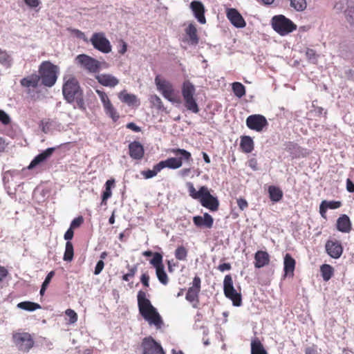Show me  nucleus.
I'll list each match as a JSON object with an SVG mask.
<instances>
[{"label": "nucleus", "instance_id": "obj_9", "mask_svg": "<svg viewBox=\"0 0 354 354\" xmlns=\"http://www.w3.org/2000/svg\"><path fill=\"white\" fill-rule=\"evenodd\" d=\"M89 41L95 49L102 53L107 54L111 51V44L102 32L93 33Z\"/></svg>", "mask_w": 354, "mask_h": 354}, {"label": "nucleus", "instance_id": "obj_38", "mask_svg": "<svg viewBox=\"0 0 354 354\" xmlns=\"http://www.w3.org/2000/svg\"><path fill=\"white\" fill-rule=\"evenodd\" d=\"M74 257V248L71 242H66L65 251L63 256V260L66 262H71Z\"/></svg>", "mask_w": 354, "mask_h": 354}, {"label": "nucleus", "instance_id": "obj_39", "mask_svg": "<svg viewBox=\"0 0 354 354\" xmlns=\"http://www.w3.org/2000/svg\"><path fill=\"white\" fill-rule=\"evenodd\" d=\"M105 113L110 117L113 122H116L120 115L117 111V110L114 108L111 102L109 104H107L104 106Z\"/></svg>", "mask_w": 354, "mask_h": 354}, {"label": "nucleus", "instance_id": "obj_52", "mask_svg": "<svg viewBox=\"0 0 354 354\" xmlns=\"http://www.w3.org/2000/svg\"><path fill=\"white\" fill-rule=\"evenodd\" d=\"M150 102L152 104L156 107V109L159 111L165 110L164 105L160 97L156 95H153L150 97Z\"/></svg>", "mask_w": 354, "mask_h": 354}, {"label": "nucleus", "instance_id": "obj_24", "mask_svg": "<svg viewBox=\"0 0 354 354\" xmlns=\"http://www.w3.org/2000/svg\"><path fill=\"white\" fill-rule=\"evenodd\" d=\"M270 263V255L266 251L258 250L254 254V267L261 268Z\"/></svg>", "mask_w": 354, "mask_h": 354}, {"label": "nucleus", "instance_id": "obj_4", "mask_svg": "<svg viewBox=\"0 0 354 354\" xmlns=\"http://www.w3.org/2000/svg\"><path fill=\"white\" fill-rule=\"evenodd\" d=\"M171 151L176 156H180V157L168 158L165 160L160 161L158 167H161L162 169L166 167L171 169H176L183 165V160L187 162L192 160V154L186 149L175 148L172 149Z\"/></svg>", "mask_w": 354, "mask_h": 354}, {"label": "nucleus", "instance_id": "obj_56", "mask_svg": "<svg viewBox=\"0 0 354 354\" xmlns=\"http://www.w3.org/2000/svg\"><path fill=\"white\" fill-rule=\"evenodd\" d=\"M96 93L98 95V96L103 104V107L111 103V101H110L108 95H106V93L104 91H100V90H96Z\"/></svg>", "mask_w": 354, "mask_h": 354}, {"label": "nucleus", "instance_id": "obj_14", "mask_svg": "<svg viewBox=\"0 0 354 354\" xmlns=\"http://www.w3.org/2000/svg\"><path fill=\"white\" fill-rule=\"evenodd\" d=\"M155 83L158 90L161 92L163 97L168 101L174 103L176 102V99L173 97L174 88L172 85L166 80H161L157 76L155 78Z\"/></svg>", "mask_w": 354, "mask_h": 354}, {"label": "nucleus", "instance_id": "obj_47", "mask_svg": "<svg viewBox=\"0 0 354 354\" xmlns=\"http://www.w3.org/2000/svg\"><path fill=\"white\" fill-rule=\"evenodd\" d=\"M344 15L348 23L354 27V5L348 6L344 10Z\"/></svg>", "mask_w": 354, "mask_h": 354}, {"label": "nucleus", "instance_id": "obj_15", "mask_svg": "<svg viewBox=\"0 0 354 354\" xmlns=\"http://www.w3.org/2000/svg\"><path fill=\"white\" fill-rule=\"evenodd\" d=\"M199 202L203 207L211 212H216L218 209L219 201L218 197L212 195L208 188L199 200Z\"/></svg>", "mask_w": 354, "mask_h": 354}, {"label": "nucleus", "instance_id": "obj_1", "mask_svg": "<svg viewBox=\"0 0 354 354\" xmlns=\"http://www.w3.org/2000/svg\"><path fill=\"white\" fill-rule=\"evenodd\" d=\"M62 85V94L67 103L73 104L74 109H79L85 111L86 106L84 99V92L79 82L75 77H71L68 80L64 78Z\"/></svg>", "mask_w": 354, "mask_h": 354}, {"label": "nucleus", "instance_id": "obj_27", "mask_svg": "<svg viewBox=\"0 0 354 354\" xmlns=\"http://www.w3.org/2000/svg\"><path fill=\"white\" fill-rule=\"evenodd\" d=\"M254 143L252 137L250 136H243L241 137L240 148L245 153H251L254 150Z\"/></svg>", "mask_w": 354, "mask_h": 354}, {"label": "nucleus", "instance_id": "obj_62", "mask_svg": "<svg viewBox=\"0 0 354 354\" xmlns=\"http://www.w3.org/2000/svg\"><path fill=\"white\" fill-rule=\"evenodd\" d=\"M237 205L241 210H244L248 206L247 201L243 198L237 199Z\"/></svg>", "mask_w": 354, "mask_h": 354}, {"label": "nucleus", "instance_id": "obj_45", "mask_svg": "<svg viewBox=\"0 0 354 354\" xmlns=\"http://www.w3.org/2000/svg\"><path fill=\"white\" fill-rule=\"evenodd\" d=\"M187 250L183 245H179L176 248L174 255L176 259L179 261H185L187 257Z\"/></svg>", "mask_w": 354, "mask_h": 354}, {"label": "nucleus", "instance_id": "obj_51", "mask_svg": "<svg viewBox=\"0 0 354 354\" xmlns=\"http://www.w3.org/2000/svg\"><path fill=\"white\" fill-rule=\"evenodd\" d=\"M232 302V305L236 307H239L242 305V296L240 292H236V293L227 297Z\"/></svg>", "mask_w": 354, "mask_h": 354}, {"label": "nucleus", "instance_id": "obj_63", "mask_svg": "<svg viewBox=\"0 0 354 354\" xmlns=\"http://www.w3.org/2000/svg\"><path fill=\"white\" fill-rule=\"evenodd\" d=\"M73 236H74V231L73 229L69 227L66 231V232L64 235V238L66 241V242H71V240L73 238Z\"/></svg>", "mask_w": 354, "mask_h": 354}, {"label": "nucleus", "instance_id": "obj_30", "mask_svg": "<svg viewBox=\"0 0 354 354\" xmlns=\"http://www.w3.org/2000/svg\"><path fill=\"white\" fill-rule=\"evenodd\" d=\"M39 82V77L37 74H32L29 76L22 78L20 80V84L24 87H37Z\"/></svg>", "mask_w": 354, "mask_h": 354}, {"label": "nucleus", "instance_id": "obj_54", "mask_svg": "<svg viewBox=\"0 0 354 354\" xmlns=\"http://www.w3.org/2000/svg\"><path fill=\"white\" fill-rule=\"evenodd\" d=\"M51 122L49 120H41L39 123V127L44 133H48L50 131Z\"/></svg>", "mask_w": 354, "mask_h": 354}, {"label": "nucleus", "instance_id": "obj_12", "mask_svg": "<svg viewBox=\"0 0 354 354\" xmlns=\"http://www.w3.org/2000/svg\"><path fill=\"white\" fill-rule=\"evenodd\" d=\"M21 174L17 170L8 171L4 173L3 176V182L5 189L9 195L15 194L17 189L15 187L14 191L11 190L10 185L20 187L23 183H18L17 180L21 178Z\"/></svg>", "mask_w": 354, "mask_h": 354}, {"label": "nucleus", "instance_id": "obj_8", "mask_svg": "<svg viewBox=\"0 0 354 354\" xmlns=\"http://www.w3.org/2000/svg\"><path fill=\"white\" fill-rule=\"evenodd\" d=\"M75 62L81 68L91 73H96L101 68V63L96 59L86 55L80 54L76 56Z\"/></svg>", "mask_w": 354, "mask_h": 354}, {"label": "nucleus", "instance_id": "obj_48", "mask_svg": "<svg viewBox=\"0 0 354 354\" xmlns=\"http://www.w3.org/2000/svg\"><path fill=\"white\" fill-rule=\"evenodd\" d=\"M306 56L310 63L315 64L317 62L319 55L314 49L308 48L306 50Z\"/></svg>", "mask_w": 354, "mask_h": 354}, {"label": "nucleus", "instance_id": "obj_16", "mask_svg": "<svg viewBox=\"0 0 354 354\" xmlns=\"http://www.w3.org/2000/svg\"><path fill=\"white\" fill-rule=\"evenodd\" d=\"M325 248L327 254L333 259H339L343 253V246L339 241L328 240L326 243Z\"/></svg>", "mask_w": 354, "mask_h": 354}, {"label": "nucleus", "instance_id": "obj_31", "mask_svg": "<svg viewBox=\"0 0 354 354\" xmlns=\"http://www.w3.org/2000/svg\"><path fill=\"white\" fill-rule=\"evenodd\" d=\"M223 292L226 297L236 293L237 291L233 285L232 277L230 274L225 275L223 280Z\"/></svg>", "mask_w": 354, "mask_h": 354}, {"label": "nucleus", "instance_id": "obj_20", "mask_svg": "<svg viewBox=\"0 0 354 354\" xmlns=\"http://www.w3.org/2000/svg\"><path fill=\"white\" fill-rule=\"evenodd\" d=\"M284 149L290 153L292 158H298L300 157H304L305 153H304V149L299 146L297 143L294 142H286L283 145Z\"/></svg>", "mask_w": 354, "mask_h": 354}, {"label": "nucleus", "instance_id": "obj_6", "mask_svg": "<svg viewBox=\"0 0 354 354\" xmlns=\"http://www.w3.org/2000/svg\"><path fill=\"white\" fill-rule=\"evenodd\" d=\"M271 26L273 30L281 36H285L297 29V25L283 15L272 17Z\"/></svg>", "mask_w": 354, "mask_h": 354}, {"label": "nucleus", "instance_id": "obj_18", "mask_svg": "<svg viewBox=\"0 0 354 354\" xmlns=\"http://www.w3.org/2000/svg\"><path fill=\"white\" fill-rule=\"evenodd\" d=\"M190 9L194 17L200 24H205L206 23L205 7L201 1L197 0L192 1L190 3Z\"/></svg>", "mask_w": 354, "mask_h": 354}, {"label": "nucleus", "instance_id": "obj_2", "mask_svg": "<svg viewBox=\"0 0 354 354\" xmlns=\"http://www.w3.org/2000/svg\"><path fill=\"white\" fill-rule=\"evenodd\" d=\"M138 307L140 315L150 326H154L156 329H160L164 324L163 320L156 308L147 298V294L143 290H139L137 295Z\"/></svg>", "mask_w": 354, "mask_h": 354}, {"label": "nucleus", "instance_id": "obj_23", "mask_svg": "<svg viewBox=\"0 0 354 354\" xmlns=\"http://www.w3.org/2000/svg\"><path fill=\"white\" fill-rule=\"evenodd\" d=\"M95 78L101 85L106 87H115L119 84L118 79L111 74H100Z\"/></svg>", "mask_w": 354, "mask_h": 354}, {"label": "nucleus", "instance_id": "obj_19", "mask_svg": "<svg viewBox=\"0 0 354 354\" xmlns=\"http://www.w3.org/2000/svg\"><path fill=\"white\" fill-rule=\"evenodd\" d=\"M129 155L136 160H141L145 154V149L143 145L139 142L134 140L129 144Z\"/></svg>", "mask_w": 354, "mask_h": 354}, {"label": "nucleus", "instance_id": "obj_40", "mask_svg": "<svg viewBox=\"0 0 354 354\" xmlns=\"http://www.w3.org/2000/svg\"><path fill=\"white\" fill-rule=\"evenodd\" d=\"M159 162L156 164L152 169H147L141 171V174L145 179L151 178L157 175V174L162 170L161 167H159Z\"/></svg>", "mask_w": 354, "mask_h": 354}, {"label": "nucleus", "instance_id": "obj_37", "mask_svg": "<svg viewBox=\"0 0 354 354\" xmlns=\"http://www.w3.org/2000/svg\"><path fill=\"white\" fill-rule=\"evenodd\" d=\"M232 91L238 98H241L245 95V86L239 82H234L232 84Z\"/></svg>", "mask_w": 354, "mask_h": 354}, {"label": "nucleus", "instance_id": "obj_59", "mask_svg": "<svg viewBox=\"0 0 354 354\" xmlns=\"http://www.w3.org/2000/svg\"><path fill=\"white\" fill-rule=\"evenodd\" d=\"M104 267V261L102 260H99L95 265V269L93 271V274L95 275L100 274L101 273V272L102 271Z\"/></svg>", "mask_w": 354, "mask_h": 354}, {"label": "nucleus", "instance_id": "obj_7", "mask_svg": "<svg viewBox=\"0 0 354 354\" xmlns=\"http://www.w3.org/2000/svg\"><path fill=\"white\" fill-rule=\"evenodd\" d=\"M12 341L17 349L28 353L33 348L35 341L31 334L27 332H16L12 334Z\"/></svg>", "mask_w": 354, "mask_h": 354}, {"label": "nucleus", "instance_id": "obj_33", "mask_svg": "<svg viewBox=\"0 0 354 354\" xmlns=\"http://www.w3.org/2000/svg\"><path fill=\"white\" fill-rule=\"evenodd\" d=\"M118 98L121 102L128 104L129 106L134 105L138 101L136 95L128 93L125 90H123L118 93Z\"/></svg>", "mask_w": 354, "mask_h": 354}, {"label": "nucleus", "instance_id": "obj_36", "mask_svg": "<svg viewBox=\"0 0 354 354\" xmlns=\"http://www.w3.org/2000/svg\"><path fill=\"white\" fill-rule=\"evenodd\" d=\"M321 275L324 281H329L334 274V268L329 264H322L320 266Z\"/></svg>", "mask_w": 354, "mask_h": 354}, {"label": "nucleus", "instance_id": "obj_35", "mask_svg": "<svg viewBox=\"0 0 354 354\" xmlns=\"http://www.w3.org/2000/svg\"><path fill=\"white\" fill-rule=\"evenodd\" d=\"M17 307L28 312H33L37 309L41 308V306L39 304L30 301L19 302L17 304Z\"/></svg>", "mask_w": 354, "mask_h": 354}, {"label": "nucleus", "instance_id": "obj_28", "mask_svg": "<svg viewBox=\"0 0 354 354\" xmlns=\"http://www.w3.org/2000/svg\"><path fill=\"white\" fill-rule=\"evenodd\" d=\"M186 186L188 189L189 196L195 200H200L203 194L206 192L208 188L207 186H201L198 191L196 190L194 185L191 182H187Z\"/></svg>", "mask_w": 354, "mask_h": 354}, {"label": "nucleus", "instance_id": "obj_49", "mask_svg": "<svg viewBox=\"0 0 354 354\" xmlns=\"http://www.w3.org/2000/svg\"><path fill=\"white\" fill-rule=\"evenodd\" d=\"M127 268L129 269V272L122 275V280L124 281H129L130 278H132L135 276L137 270H138V264H136L131 267L129 264H127Z\"/></svg>", "mask_w": 354, "mask_h": 354}, {"label": "nucleus", "instance_id": "obj_64", "mask_svg": "<svg viewBox=\"0 0 354 354\" xmlns=\"http://www.w3.org/2000/svg\"><path fill=\"white\" fill-rule=\"evenodd\" d=\"M126 127L127 129H131L136 133L141 131V128L133 122H129Z\"/></svg>", "mask_w": 354, "mask_h": 354}, {"label": "nucleus", "instance_id": "obj_29", "mask_svg": "<svg viewBox=\"0 0 354 354\" xmlns=\"http://www.w3.org/2000/svg\"><path fill=\"white\" fill-rule=\"evenodd\" d=\"M269 198L272 203H277L283 198L282 190L275 185H270L268 189Z\"/></svg>", "mask_w": 354, "mask_h": 354}, {"label": "nucleus", "instance_id": "obj_44", "mask_svg": "<svg viewBox=\"0 0 354 354\" xmlns=\"http://www.w3.org/2000/svg\"><path fill=\"white\" fill-rule=\"evenodd\" d=\"M162 258L163 257L161 253L156 252H154L153 258L150 260L149 262L155 268V269L162 268L164 267Z\"/></svg>", "mask_w": 354, "mask_h": 354}, {"label": "nucleus", "instance_id": "obj_61", "mask_svg": "<svg viewBox=\"0 0 354 354\" xmlns=\"http://www.w3.org/2000/svg\"><path fill=\"white\" fill-rule=\"evenodd\" d=\"M201 281L200 277L198 276H196L193 279L192 286H191L190 288L200 291L201 290Z\"/></svg>", "mask_w": 354, "mask_h": 354}, {"label": "nucleus", "instance_id": "obj_11", "mask_svg": "<svg viewBox=\"0 0 354 354\" xmlns=\"http://www.w3.org/2000/svg\"><path fill=\"white\" fill-rule=\"evenodd\" d=\"M246 126L248 129L257 132H261L268 126L266 118L261 114H253L246 118Z\"/></svg>", "mask_w": 354, "mask_h": 354}, {"label": "nucleus", "instance_id": "obj_34", "mask_svg": "<svg viewBox=\"0 0 354 354\" xmlns=\"http://www.w3.org/2000/svg\"><path fill=\"white\" fill-rule=\"evenodd\" d=\"M251 354H268L263 344L258 337H254L251 340Z\"/></svg>", "mask_w": 354, "mask_h": 354}, {"label": "nucleus", "instance_id": "obj_5", "mask_svg": "<svg viewBox=\"0 0 354 354\" xmlns=\"http://www.w3.org/2000/svg\"><path fill=\"white\" fill-rule=\"evenodd\" d=\"M195 92V86L190 81L186 80L183 83L181 93L184 100V106L192 113H198L200 109L194 97Z\"/></svg>", "mask_w": 354, "mask_h": 354}, {"label": "nucleus", "instance_id": "obj_3", "mask_svg": "<svg viewBox=\"0 0 354 354\" xmlns=\"http://www.w3.org/2000/svg\"><path fill=\"white\" fill-rule=\"evenodd\" d=\"M38 76L42 85L46 87H53L58 78L59 67L50 61H44L39 66Z\"/></svg>", "mask_w": 354, "mask_h": 354}, {"label": "nucleus", "instance_id": "obj_60", "mask_svg": "<svg viewBox=\"0 0 354 354\" xmlns=\"http://www.w3.org/2000/svg\"><path fill=\"white\" fill-rule=\"evenodd\" d=\"M149 276L148 273L145 272L143 273L140 277V282L142 284V286L145 288L149 287Z\"/></svg>", "mask_w": 354, "mask_h": 354}, {"label": "nucleus", "instance_id": "obj_58", "mask_svg": "<svg viewBox=\"0 0 354 354\" xmlns=\"http://www.w3.org/2000/svg\"><path fill=\"white\" fill-rule=\"evenodd\" d=\"M0 122L3 125H8L11 122V119L9 115L2 109H0Z\"/></svg>", "mask_w": 354, "mask_h": 354}, {"label": "nucleus", "instance_id": "obj_17", "mask_svg": "<svg viewBox=\"0 0 354 354\" xmlns=\"http://www.w3.org/2000/svg\"><path fill=\"white\" fill-rule=\"evenodd\" d=\"M226 15L230 23L234 27L237 28L245 27L246 22L244 18L236 8H228L226 12Z\"/></svg>", "mask_w": 354, "mask_h": 354}, {"label": "nucleus", "instance_id": "obj_46", "mask_svg": "<svg viewBox=\"0 0 354 354\" xmlns=\"http://www.w3.org/2000/svg\"><path fill=\"white\" fill-rule=\"evenodd\" d=\"M290 6L298 12H301L306 8V0H290Z\"/></svg>", "mask_w": 354, "mask_h": 354}, {"label": "nucleus", "instance_id": "obj_55", "mask_svg": "<svg viewBox=\"0 0 354 354\" xmlns=\"http://www.w3.org/2000/svg\"><path fill=\"white\" fill-rule=\"evenodd\" d=\"M65 314L67 317H69L68 323L70 324H73L77 321V314L75 313V310L68 308L66 310Z\"/></svg>", "mask_w": 354, "mask_h": 354}, {"label": "nucleus", "instance_id": "obj_21", "mask_svg": "<svg viewBox=\"0 0 354 354\" xmlns=\"http://www.w3.org/2000/svg\"><path fill=\"white\" fill-rule=\"evenodd\" d=\"M193 223L196 227L211 228L214 223V219L209 213L205 212L203 216H194Z\"/></svg>", "mask_w": 354, "mask_h": 354}, {"label": "nucleus", "instance_id": "obj_42", "mask_svg": "<svg viewBox=\"0 0 354 354\" xmlns=\"http://www.w3.org/2000/svg\"><path fill=\"white\" fill-rule=\"evenodd\" d=\"M156 274L160 283L165 286H166L168 283V276L167 272H165V267L156 268Z\"/></svg>", "mask_w": 354, "mask_h": 354}, {"label": "nucleus", "instance_id": "obj_50", "mask_svg": "<svg viewBox=\"0 0 354 354\" xmlns=\"http://www.w3.org/2000/svg\"><path fill=\"white\" fill-rule=\"evenodd\" d=\"M11 58L6 52L0 49V64L3 66L8 68L11 65Z\"/></svg>", "mask_w": 354, "mask_h": 354}, {"label": "nucleus", "instance_id": "obj_25", "mask_svg": "<svg viewBox=\"0 0 354 354\" xmlns=\"http://www.w3.org/2000/svg\"><path fill=\"white\" fill-rule=\"evenodd\" d=\"M337 230L343 233H348L351 230V222L350 218L346 214H342L337 220Z\"/></svg>", "mask_w": 354, "mask_h": 354}, {"label": "nucleus", "instance_id": "obj_22", "mask_svg": "<svg viewBox=\"0 0 354 354\" xmlns=\"http://www.w3.org/2000/svg\"><path fill=\"white\" fill-rule=\"evenodd\" d=\"M296 261L289 253H286L283 257L284 277H293L295 269Z\"/></svg>", "mask_w": 354, "mask_h": 354}, {"label": "nucleus", "instance_id": "obj_41", "mask_svg": "<svg viewBox=\"0 0 354 354\" xmlns=\"http://www.w3.org/2000/svg\"><path fill=\"white\" fill-rule=\"evenodd\" d=\"M199 290L189 288L185 296L186 300L191 303L195 301L198 303L199 301Z\"/></svg>", "mask_w": 354, "mask_h": 354}, {"label": "nucleus", "instance_id": "obj_10", "mask_svg": "<svg viewBox=\"0 0 354 354\" xmlns=\"http://www.w3.org/2000/svg\"><path fill=\"white\" fill-rule=\"evenodd\" d=\"M141 348L142 354H166L160 343L151 336L142 339Z\"/></svg>", "mask_w": 354, "mask_h": 354}, {"label": "nucleus", "instance_id": "obj_57", "mask_svg": "<svg viewBox=\"0 0 354 354\" xmlns=\"http://www.w3.org/2000/svg\"><path fill=\"white\" fill-rule=\"evenodd\" d=\"M84 223V218L82 216H79L75 218L70 224V228L74 230L75 228L80 227L82 224Z\"/></svg>", "mask_w": 354, "mask_h": 354}, {"label": "nucleus", "instance_id": "obj_43", "mask_svg": "<svg viewBox=\"0 0 354 354\" xmlns=\"http://www.w3.org/2000/svg\"><path fill=\"white\" fill-rule=\"evenodd\" d=\"M54 275H55L54 270H52L47 274V275L46 276V277L44 279V281H43V283L41 286V288L39 290L40 295L43 296L44 295V293H45L48 286H49Z\"/></svg>", "mask_w": 354, "mask_h": 354}, {"label": "nucleus", "instance_id": "obj_13", "mask_svg": "<svg viewBox=\"0 0 354 354\" xmlns=\"http://www.w3.org/2000/svg\"><path fill=\"white\" fill-rule=\"evenodd\" d=\"M62 145L63 144H61L57 147H48L46 149L42 151L41 153L34 157V158L31 160L29 165L28 166V169H32L47 161L52 156L54 151L57 149H59Z\"/></svg>", "mask_w": 354, "mask_h": 354}, {"label": "nucleus", "instance_id": "obj_53", "mask_svg": "<svg viewBox=\"0 0 354 354\" xmlns=\"http://www.w3.org/2000/svg\"><path fill=\"white\" fill-rule=\"evenodd\" d=\"M322 203L327 209H335L341 207L342 203L337 201H322Z\"/></svg>", "mask_w": 354, "mask_h": 354}, {"label": "nucleus", "instance_id": "obj_32", "mask_svg": "<svg viewBox=\"0 0 354 354\" xmlns=\"http://www.w3.org/2000/svg\"><path fill=\"white\" fill-rule=\"evenodd\" d=\"M115 185V180L113 178H111L109 180H107L104 185V190L102 192L101 198L102 202L101 203L103 205L106 204L107 200L111 197L112 192L111 189Z\"/></svg>", "mask_w": 354, "mask_h": 354}, {"label": "nucleus", "instance_id": "obj_26", "mask_svg": "<svg viewBox=\"0 0 354 354\" xmlns=\"http://www.w3.org/2000/svg\"><path fill=\"white\" fill-rule=\"evenodd\" d=\"M186 35L188 37V43L190 45L196 46L198 44L199 37L197 35V29L194 24H189L185 30Z\"/></svg>", "mask_w": 354, "mask_h": 354}]
</instances>
